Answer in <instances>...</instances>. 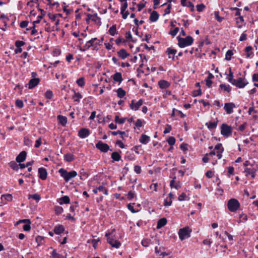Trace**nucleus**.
Wrapping results in <instances>:
<instances>
[{
  "mask_svg": "<svg viewBox=\"0 0 258 258\" xmlns=\"http://www.w3.org/2000/svg\"><path fill=\"white\" fill-rule=\"evenodd\" d=\"M176 177H174L172 180L170 181V186L171 188H175L176 189H179L180 187V183L179 181H175Z\"/></svg>",
  "mask_w": 258,
  "mask_h": 258,
  "instance_id": "6ab92c4d",
  "label": "nucleus"
},
{
  "mask_svg": "<svg viewBox=\"0 0 258 258\" xmlns=\"http://www.w3.org/2000/svg\"><path fill=\"white\" fill-rule=\"evenodd\" d=\"M39 177L42 180H45L47 178V173L46 169L41 167L38 169Z\"/></svg>",
  "mask_w": 258,
  "mask_h": 258,
  "instance_id": "4468645a",
  "label": "nucleus"
},
{
  "mask_svg": "<svg viewBox=\"0 0 258 258\" xmlns=\"http://www.w3.org/2000/svg\"><path fill=\"white\" fill-rule=\"evenodd\" d=\"M136 127H141L143 125V121L141 119H138L135 123Z\"/></svg>",
  "mask_w": 258,
  "mask_h": 258,
  "instance_id": "774afa93",
  "label": "nucleus"
},
{
  "mask_svg": "<svg viewBox=\"0 0 258 258\" xmlns=\"http://www.w3.org/2000/svg\"><path fill=\"white\" fill-rule=\"evenodd\" d=\"M167 142L170 146H173L175 143V139L173 137H170L168 140Z\"/></svg>",
  "mask_w": 258,
  "mask_h": 258,
  "instance_id": "49530a36",
  "label": "nucleus"
},
{
  "mask_svg": "<svg viewBox=\"0 0 258 258\" xmlns=\"http://www.w3.org/2000/svg\"><path fill=\"white\" fill-rule=\"evenodd\" d=\"M233 54V52L231 50H228L225 55V59L230 60L231 59V56Z\"/></svg>",
  "mask_w": 258,
  "mask_h": 258,
  "instance_id": "37998d69",
  "label": "nucleus"
},
{
  "mask_svg": "<svg viewBox=\"0 0 258 258\" xmlns=\"http://www.w3.org/2000/svg\"><path fill=\"white\" fill-rule=\"evenodd\" d=\"M256 170L254 168H246L244 170L245 176H248L250 175L252 178L255 177V173Z\"/></svg>",
  "mask_w": 258,
  "mask_h": 258,
  "instance_id": "f8f14e48",
  "label": "nucleus"
},
{
  "mask_svg": "<svg viewBox=\"0 0 258 258\" xmlns=\"http://www.w3.org/2000/svg\"><path fill=\"white\" fill-rule=\"evenodd\" d=\"M4 198L8 201H12L13 199V197L11 194H7L2 196V198Z\"/></svg>",
  "mask_w": 258,
  "mask_h": 258,
  "instance_id": "bf43d9fd",
  "label": "nucleus"
},
{
  "mask_svg": "<svg viewBox=\"0 0 258 258\" xmlns=\"http://www.w3.org/2000/svg\"><path fill=\"white\" fill-rule=\"evenodd\" d=\"M235 107V105L234 103L230 102V103H226L224 104V108L227 114H230L233 112V109Z\"/></svg>",
  "mask_w": 258,
  "mask_h": 258,
  "instance_id": "9b49d317",
  "label": "nucleus"
},
{
  "mask_svg": "<svg viewBox=\"0 0 258 258\" xmlns=\"http://www.w3.org/2000/svg\"><path fill=\"white\" fill-rule=\"evenodd\" d=\"M10 167L14 170H18V165H17V164L14 162V161H13V162H10Z\"/></svg>",
  "mask_w": 258,
  "mask_h": 258,
  "instance_id": "6e6d98bb",
  "label": "nucleus"
},
{
  "mask_svg": "<svg viewBox=\"0 0 258 258\" xmlns=\"http://www.w3.org/2000/svg\"><path fill=\"white\" fill-rule=\"evenodd\" d=\"M82 98V96L80 93L74 91V95L73 97L74 101L79 102L80 99Z\"/></svg>",
  "mask_w": 258,
  "mask_h": 258,
  "instance_id": "f704fd0d",
  "label": "nucleus"
},
{
  "mask_svg": "<svg viewBox=\"0 0 258 258\" xmlns=\"http://www.w3.org/2000/svg\"><path fill=\"white\" fill-rule=\"evenodd\" d=\"M58 172L60 176L64 178L66 182H68L71 179L76 177L77 175V173L76 171L73 170L68 172L63 168H60Z\"/></svg>",
  "mask_w": 258,
  "mask_h": 258,
  "instance_id": "f257e3e1",
  "label": "nucleus"
},
{
  "mask_svg": "<svg viewBox=\"0 0 258 258\" xmlns=\"http://www.w3.org/2000/svg\"><path fill=\"white\" fill-rule=\"evenodd\" d=\"M25 44V42L22 41H17L15 42L16 47H21Z\"/></svg>",
  "mask_w": 258,
  "mask_h": 258,
  "instance_id": "0e129e2a",
  "label": "nucleus"
},
{
  "mask_svg": "<svg viewBox=\"0 0 258 258\" xmlns=\"http://www.w3.org/2000/svg\"><path fill=\"white\" fill-rule=\"evenodd\" d=\"M206 125L210 130L214 129L217 127V122H209L206 123Z\"/></svg>",
  "mask_w": 258,
  "mask_h": 258,
  "instance_id": "c9c22d12",
  "label": "nucleus"
},
{
  "mask_svg": "<svg viewBox=\"0 0 258 258\" xmlns=\"http://www.w3.org/2000/svg\"><path fill=\"white\" fill-rule=\"evenodd\" d=\"M134 196L135 192L134 191H133L132 190L128 191L127 194L126 195V198L129 200L133 199L134 198Z\"/></svg>",
  "mask_w": 258,
  "mask_h": 258,
  "instance_id": "603ef678",
  "label": "nucleus"
},
{
  "mask_svg": "<svg viewBox=\"0 0 258 258\" xmlns=\"http://www.w3.org/2000/svg\"><path fill=\"white\" fill-rule=\"evenodd\" d=\"M150 140V137L146 135L143 134L141 136L139 141L143 144L146 145Z\"/></svg>",
  "mask_w": 258,
  "mask_h": 258,
  "instance_id": "412c9836",
  "label": "nucleus"
},
{
  "mask_svg": "<svg viewBox=\"0 0 258 258\" xmlns=\"http://www.w3.org/2000/svg\"><path fill=\"white\" fill-rule=\"evenodd\" d=\"M70 200L68 196H65L59 199V204L62 205L63 204H69Z\"/></svg>",
  "mask_w": 258,
  "mask_h": 258,
  "instance_id": "2f4dec72",
  "label": "nucleus"
},
{
  "mask_svg": "<svg viewBox=\"0 0 258 258\" xmlns=\"http://www.w3.org/2000/svg\"><path fill=\"white\" fill-rule=\"evenodd\" d=\"M26 152H21L16 157V161L18 163H21L24 161L26 159Z\"/></svg>",
  "mask_w": 258,
  "mask_h": 258,
  "instance_id": "dca6fc26",
  "label": "nucleus"
},
{
  "mask_svg": "<svg viewBox=\"0 0 258 258\" xmlns=\"http://www.w3.org/2000/svg\"><path fill=\"white\" fill-rule=\"evenodd\" d=\"M112 78L114 82L120 83L122 81V75L120 73H115L112 76Z\"/></svg>",
  "mask_w": 258,
  "mask_h": 258,
  "instance_id": "5701e85b",
  "label": "nucleus"
},
{
  "mask_svg": "<svg viewBox=\"0 0 258 258\" xmlns=\"http://www.w3.org/2000/svg\"><path fill=\"white\" fill-rule=\"evenodd\" d=\"M22 222H28V224H25L23 225V229L24 230L26 231H28L30 230L31 229V226H30V221L29 219H25V220H23L21 221Z\"/></svg>",
  "mask_w": 258,
  "mask_h": 258,
  "instance_id": "c756f323",
  "label": "nucleus"
},
{
  "mask_svg": "<svg viewBox=\"0 0 258 258\" xmlns=\"http://www.w3.org/2000/svg\"><path fill=\"white\" fill-rule=\"evenodd\" d=\"M186 198V194L185 193L183 192L180 195H179L178 199L180 201H182L185 200Z\"/></svg>",
  "mask_w": 258,
  "mask_h": 258,
  "instance_id": "680f3d73",
  "label": "nucleus"
},
{
  "mask_svg": "<svg viewBox=\"0 0 258 258\" xmlns=\"http://www.w3.org/2000/svg\"><path fill=\"white\" fill-rule=\"evenodd\" d=\"M50 258H64V256L57 253L56 250L54 249L51 254Z\"/></svg>",
  "mask_w": 258,
  "mask_h": 258,
  "instance_id": "e433bc0d",
  "label": "nucleus"
},
{
  "mask_svg": "<svg viewBox=\"0 0 258 258\" xmlns=\"http://www.w3.org/2000/svg\"><path fill=\"white\" fill-rule=\"evenodd\" d=\"M40 79L39 78H33L30 79L29 82V89H31L36 87L40 82Z\"/></svg>",
  "mask_w": 258,
  "mask_h": 258,
  "instance_id": "2eb2a0df",
  "label": "nucleus"
},
{
  "mask_svg": "<svg viewBox=\"0 0 258 258\" xmlns=\"http://www.w3.org/2000/svg\"><path fill=\"white\" fill-rule=\"evenodd\" d=\"M57 118L59 120V123L62 125H65L67 122V118L65 116H62L61 115H59L58 116H57Z\"/></svg>",
  "mask_w": 258,
  "mask_h": 258,
  "instance_id": "473e14b6",
  "label": "nucleus"
},
{
  "mask_svg": "<svg viewBox=\"0 0 258 258\" xmlns=\"http://www.w3.org/2000/svg\"><path fill=\"white\" fill-rule=\"evenodd\" d=\"M227 208L232 212H236L240 208V203L235 199H231L227 202Z\"/></svg>",
  "mask_w": 258,
  "mask_h": 258,
  "instance_id": "7ed1b4c3",
  "label": "nucleus"
},
{
  "mask_svg": "<svg viewBox=\"0 0 258 258\" xmlns=\"http://www.w3.org/2000/svg\"><path fill=\"white\" fill-rule=\"evenodd\" d=\"M128 5L126 2H125L124 3L122 4L120 8V13H123V12L125 11Z\"/></svg>",
  "mask_w": 258,
  "mask_h": 258,
  "instance_id": "09e8293b",
  "label": "nucleus"
},
{
  "mask_svg": "<svg viewBox=\"0 0 258 258\" xmlns=\"http://www.w3.org/2000/svg\"><path fill=\"white\" fill-rule=\"evenodd\" d=\"M248 82L244 78H239L235 79V82H233L232 85L235 86L239 88H243L248 84Z\"/></svg>",
  "mask_w": 258,
  "mask_h": 258,
  "instance_id": "423d86ee",
  "label": "nucleus"
},
{
  "mask_svg": "<svg viewBox=\"0 0 258 258\" xmlns=\"http://www.w3.org/2000/svg\"><path fill=\"white\" fill-rule=\"evenodd\" d=\"M96 147L102 152H107L109 150V146L105 143H103L101 141H99L96 144Z\"/></svg>",
  "mask_w": 258,
  "mask_h": 258,
  "instance_id": "1a4fd4ad",
  "label": "nucleus"
},
{
  "mask_svg": "<svg viewBox=\"0 0 258 258\" xmlns=\"http://www.w3.org/2000/svg\"><path fill=\"white\" fill-rule=\"evenodd\" d=\"M143 103V101L142 99H140L137 102H135V101L133 100L130 104V107L132 110L136 111L142 105Z\"/></svg>",
  "mask_w": 258,
  "mask_h": 258,
  "instance_id": "9d476101",
  "label": "nucleus"
},
{
  "mask_svg": "<svg viewBox=\"0 0 258 258\" xmlns=\"http://www.w3.org/2000/svg\"><path fill=\"white\" fill-rule=\"evenodd\" d=\"M219 87L221 89H223L228 92H230L231 90V87L229 85L221 84Z\"/></svg>",
  "mask_w": 258,
  "mask_h": 258,
  "instance_id": "a19ab883",
  "label": "nucleus"
},
{
  "mask_svg": "<svg viewBox=\"0 0 258 258\" xmlns=\"http://www.w3.org/2000/svg\"><path fill=\"white\" fill-rule=\"evenodd\" d=\"M78 85L80 87H83L85 85V80L83 77H81L77 81Z\"/></svg>",
  "mask_w": 258,
  "mask_h": 258,
  "instance_id": "79ce46f5",
  "label": "nucleus"
},
{
  "mask_svg": "<svg viewBox=\"0 0 258 258\" xmlns=\"http://www.w3.org/2000/svg\"><path fill=\"white\" fill-rule=\"evenodd\" d=\"M74 159V156L71 153H68L64 156V160L68 162H72Z\"/></svg>",
  "mask_w": 258,
  "mask_h": 258,
  "instance_id": "7c9ffc66",
  "label": "nucleus"
},
{
  "mask_svg": "<svg viewBox=\"0 0 258 258\" xmlns=\"http://www.w3.org/2000/svg\"><path fill=\"white\" fill-rule=\"evenodd\" d=\"M219 12L218 11H215L214 12V15H215V18L219 22H221L223 19V18L222 17H221L219 16Z\"/></svg>",
  "mask_w": 258,
  "mask_h": 258,
  "instance_id": "5fc2aeb1",
  "label": "nucleus"
},
{
  "mask_svg": "<svg viewBox=\"0 0 258 258\" xmlns=\"http://www.w3.org/2000/svg\"><path fill=\"white\" fill-rule=\"evenodd\" d=\"M110 233H106L105 236L107 237V242L110 244L112 247L118 248L121 245V243L118 240H115L114 238L109 236Z\"/></svg>",
  "mask_w": 258,
  "mask_h": 258,
  "instance_id": "39448f33",
  "label": "nucleus"
},
{
  "mask_svg": "<svg viewBox=\"0 0 258 258\" xmlns=\"http://www.w3.org/2000/svg\"><path fill=\"white\" fill-rule=\"evenodd\" d=\"M126 38L128 40H131L132 42H136V40L132 39V35L130 31H128L126 33Z\"/></svg>",
  "mask_w": 258,
  "mask_h": 258,
  "instance_id": "052dcab7",
  "label": "nucleus"
},
{
  "mask_svg": "<svg viewBox=\"0 0 258 258\" xmlns=\"http://www.w3.org/2000/svg\"><path fill=\"white\" fill-rule=\"evenodd\" d=\"M178 41V45L180 48H183L192 44L194 41L193 38L191 36H187L184 38L177 37Z\"/></svg>",
  "mask_w": 258,
  "mask_h": 258,
  "instance_id": "f03ea898",
  "label": "nucleus"
},
{
  "mask_svg": "<svg viewBox=\"0 0 258 258\" xmlns=\"http://www.w3.org/2000/svg\"><path fill=\"white\" fill-rule=\"evenodd\" d=\"M159 18V14L157 12L154 11H153L150 16V20L152 22H156Z\"/></svg>",
  "mask_w": 258,
  "mask_h": 258,
  "instance_id": "4be33fe9",
  "label": "nucleus"
},
{
  "mask_svg": "<svg viewBox=\"0 0 258 258\" xmlns=\"http://www.w3.org/2000/svg\"><path fill=\"white\" fill-rule=\"evenodd\" d=\"M112 159L115 161H118L120 160L121 156L116 152H113L111 154Z\"/></svg>",
  "mask_w": 258,
  "mask_h": 258,
  "instance_id": "72a5a7b5",
  "label": "nucleus"
},
{
  "mask_svg": "<svg viewBox=\"0 0 258 258\" xmlns=\"http://www.w3.org/2000/svg\"><path fill=\"white\" fill-rule=\"evenodd\" d=\"M179 30V28L178 27H176L173 30H171L169 33V34L172 35L173 37H174L177 34V33L178 32Z\"/></svg>",
  "mask_w": 258,
  "mask_h": 258,
  "instance_id": "3c124183",
  "label": "nucleus"
},
{
  "mask_svg": "<svg viewBox=\"0 0 258 258\" xmlns=\"http://www.w3.org/2000/svg\"><path fill=\"white\" fill-rule=\"evenodd\" d=\"M117 96L119 98H123L126 94L125 91L121 88L117 89L116 91Z\"/></svg>",
  "mask_w": 258,
  "mask_h": 258,
  "instance_id": "bb28decb",
  "label": "nucleus"
},
{
  "mask_svg": "<svg viewBox=\"0 0 258 258\" xmlns=\"http://www.w3.org/2000/svg\"><path fill=\"white\" fill-rule=\"evenodd\" d=\"M64 228L62 225H56L54 228V232L56 234H60L63 232Z\"/></svg>",
  "mask_w": 258,
  "mask_h": 258,
  "instance_id": "aec40b11",
  "label": "nucleus"
},
{
  "mask_svg": "<svg viewBox=\"0 0 258 258\" xmlns=\"http://www.w3.org/2000/svg\"><path fill=\"white\" fill-rule=\"evenodd\" d=\"M191 229L188 227H185L179 229L178 235L179 238L181 240H184L190 236Z\"/></svg>",
  "mask_w": 258,
  "mask_h": 258,
  "instance_id": "20e7f679",
  "label": "nucleus"
},
{
  "mask_svg": "<svg viewBox=\"0 0 258 258\" xmlns=\"http://www.w3.org/2000/svg\"><path fill=\"white\" fill-rule=\"evenodd\" d=\"M45 96L48 99H51L53 97L52 92L50 90H47L45 94Z\"/></svg>",
  "mask_w": 258,
  "mask_h": 258,
  "instance_id": "864d4df0",
  "label": "nucleus"
},
{
  "mask_svg": "<svg viewBox=\"0 0 258 258\" xmlns=\"http://www.w3.org/2000/svg\"><path fill=\"white\" fill-rule=\"evenodd\" d=\"M118 55L122 59L126 58L130 55V54L124 49H121L117 52Z\"/></svg>",
  "mask_w": 258,
  "mask_h": 258,
  "instance_id": "a211bd4d",
  "label": "nucleus"
},
{
  "mask_svg": "<svg viewBox=\"0 0 258 258\" xmlns=\"http://www.w3.org/2000/svg\"><path fill=\"white\" fill-rule=\"evenodd\" d=\"M167 223V220L165 218L160 219L157 223V228L160 229L165 226Z\"/></svg>",
  "mask_w": 258,
  "mask_h": 258,
  "instance_id": "393cba45",
  "label": "nucleus"
},
{
  "mask_svg": "<svg viewBox=\"0 0 258 258\" xmlns=\"http://www.w3.org/2000/svg\"><path fill=\"white\" fill-rule=\"evenodd\" d=\"M229 74L227 77V79L228 81L232 84L233 82H235V79L233 78V73L232 72V70L231 68H229Z\"/></svg>",
  "mask_w": 258,
  "mask_h": 258,
  "instance_id": "c85d7f7f",
  "label": "nucleus"
},
{
  "mask_svg": "<svg viewBox=\"0 0 258 258\" xmlns=\"http://www.w3.org/2000/svg\"><path fill=\"white\" fill-rule=\"evenodd\" d=\"M98 190H99L100 192H103L105 195H108V194L107 189L103 185H100L98 187Z\"/></svg>",
  "mask_w": 258,
  "mask_h": 258,
  "instance_id": "c03bdc74",
  "label": "nucleus"
},
{
  "mask_svg": "<svg viewBox=\"0 0 258 258\" xmlns=\"http://www.w3.org/2000/svg\"><path fill=\"white\" fill-rule=\"evenodd\" d=\"M134 171L137 174H140L141 172V167L139 165H135L134 166Z\"/></svg>",
  "mask_w": 258,
  "mask_h": 258,
  "instance_id": "e2e57ef3",
  "label": "nucleus"
},
{
  "mask_svg": "<svg viewBox=\"0 0 258 258\" xmlns=\"http://www.w3.org/2000/svg\"><path fill=\"white\" fill-rule=\"evenodd\" d=\"M252 47L251 46H247L245 48V51L246 52V57L247 58L252 57L253 53L251 52Z\"/></svg>",
  "mask_w": 258,
  "mask_h": 258,
  "instance_id": "cd10ccee",
  "label": "nucleus"
},
{
  "mask_svg": "<svg viewBox=\"0 0 258 258\" xmlns=\"http://www.w3.org/2000/svg\"><path fill=\"white\" fill-rule=\"evenodd\" d=\"M172 204V200L171 198L168 199V198H166V200L164 201V205L165 206H170Z\"/></svg>",
  "mask_w": 258,
  "mask_h": 258,
  "instance_id": "4d7b16f0",
  "label": "nucleus"
},
{
  "mask_svg": "<svg viewBox=\"0 0 258 258\" xmlns=\"http://www.w3.org/2000/svg\"><path fill=\"white\" fill-rule=\"evenodd\" d=\"M111 135H112L113 136H116L117 135H120V138L123 140H124L125 139H124V137L125 136V137H127V135H126L125 132H123V131H113V132H111Z\"/></svg>",
  "mask_w": 258,
  "mask_h": 258,
  "instance_id": "b1692460",
  "label": "nucleus"
},
{
  "mask_svg": "<svg viewBox=\"0 0 258 258\" xmlns=\"http://www.w3.org/2000/svg\"><path fill=\"white\" fill-rule=\"evenodd\" d=\"M116 144L121 149H124L125 148L124 144L120 140H117L116 142Z\"/></svg>",
  "mask_w": 258,
  "mask_h": 258,
  "instance_id": "338daca9",
  "label": "nucleus"
},
{
  "mask_svg": "<svg viewBox=\"0 0 258 258\" xmlns=\"http://www.w3.org/2000/svg\"><path fill=\"white\" fill-rule=\"evenodd\" d=\"M159 87L162 89H165L170 86L169 83L165 80H160L158 82Z\"/></svg>",
  "mask_w": 258,
  "mask_h": 258,
  "instance_id": "a878e982",
  "label": "nucleus"
},
{
  "mask_svg": "<svg viewBox=\"0 0 258 258\" xmlns=\"http://www.w3.org/2000/svg\"><path fill=\"white\" fill-rule=\"evenodd\" d=\"M29 198H32L36 201H39L40 200V196L38 194H35L33 195H29Z\"/></svg>",
  "mask_w": 258,
  "mask_h": 258,
  "instance_id": "a18cd8bd",
  "label": "nucleus"
},
{
  "mask_svg": "<svg viewBox=\"0 0 258 258\" xmlns=\"http://www.w3.org/2000/svg\"><path fill=\"white\" fill-rule=\"evenodd\" d=\"M90 135L89 130L86 128H81L78 133V136L82 139H84Z\"/></svg>",
  "mask_w": 258,
  "mask_h": 258,
  "instance_id": "ddd939ff",
  "label": "nucleus"
},
{
  "mask_svg": "<svg viewBox=\"0 0 258 258\" xmlns=\"http://www.w3.org/2000/svg\"><path fill=\"white\" fill-rule=\"evenodd\" d=\"M205 6L204 4L198 5L197 6V9L198 12H202L205 8Z\"/></svg>",
  "mask_w": 258,
  "mask_h": 258,
  "instance_id": "69168bd1",
  "label": "nucleus"
},
{
  "mask_svg": "<svg viewBox=\"0 0 258 258\" xmlns=\"http://www.w3.org/2000/svg\"><path fill=\"white\" fill-rule=\"evenodd\" d=\"M235 16L238 17L237 18H236V23L237 24H238V23H239V21H238V19L240 20L241 22L244 21V19H243V17L240 16V9L237 10V11H236V12L235 13Z\"/></svg>",
  "mask_w": 258,
  "mask_h": 258,
  "instance_id": "ea45409f",
  "label": "nucleus"
},
{
  "mask_svg": "<svg viewBox=\"0 0 258 258\" xmlns=\"http://www.w3.org/2000/svg\"><path fill=\"white\" fill-rule=\"evenodd\" d=\"M97 45H100V42H98V39L97 38H92L86 43L85 45L84 46V49L83 51L89 49L90 47Z\"/></svg>",
  "mask_w": 258,
  "mask_h": 258,
  "instance_id": "6e6552de",
  "label": "nucleus"
},
{
  "mask_svg": "<svg viewBox=\"0 0 258 258\" xmlns=\"http://www.w3.org/2000/svg\"><path fill=\"white\" fill-rule=\"evenodd\" d=\"M150 244V240L149 239H144L142 241V244L144 247H148Z\"/></svg>",
  "mask_w": 258,
  "mask_h": 258,
  "instance_id": "de8ad7c7",
  "label": "nucleus"
},
{
  "mask_svg": "<svg viewBox=\"0 0 258 258\" xmlns=\"http://www.w3.org/2000/svg\"><path fill=\"white\" fill-rule=\"evenodd\" d=\"M221 128V134L224 137H228L231 135L232 132L231 126L226 124H222Z\"/></svg>",
  "mask_w": 258,
  "mask_h": 258,
  "instance_id": "0eeeda50",
  "label": "nucleus"
},
{
  "mask_svg": "<svg viewBox=\"0 0 258 258\" xmlns=\"http://www.w3.org/2000/svg\"><path fill=\"white\" fill-rule=\"evenodd\" d=\"M126 119V118H120L118 115H116L115 116L114 121L117 123L122 124L125 121Z\"/></svg>",
  "mask_w": 258,
  "mask_h": 258,
  "instance_id": "58836bf2",
  "label": "nucleus"
},
{
  "mask_svg": "<svg viewBox=\"0 0 258 258\" xmlns=\"http://www.w3.org/2000/svg\"><path fill=\"white\" fill-rule=\"evenodd\" d=\"M108 32L111 36H114L115 34H117L116 26L113 25L112 26H111L109 29Z\"/></svg>",
  "mask_w": 258,
  "mask_h": 258,
  "instance_id": "4c0bfd02",
  "label": "nucleus"
},
{
  "mask_svg": "<svg viewBox=\"0 0 258 258\" xmlns=\"http://www.w3.org/2000/svg\"><path fill=\"white\" fill-rule=\"evenodd\" d=\"M16 105L19 107V108H22L24 106V104L23 101L21 100L17 99L16 101Z\"/></svg>",
  "mask_w": 258,
  "mask_h": 258,
  "instance_id": "13d9d810",
  "label": "nucleus"
},
{
  "mask_svg": "<svg viewBox=\"0 0 258 258\" xmlns=\"http://www.w3.org/2000/svg\"><path fill=\"white\" fill-rule=\"evenodd\" d=\"M63 211V208L60 206H56L55 207V213L57 215L60 214Z\"/></svg>",
  "mask_w": 258,
  "mask_h": 258,
  "instance_id": "8fccbe9b",
  "label": "nucleus"
},
{
  "mask_svg": "<svg viewBox=\"0 0 258 258\" xmlns=\"http://www.w3.org/2000/svg\"><path fill=\"white\" fill-rule=\"evenodd\" d=\"M176 50L175 49L169 47L167 49L166 52L168 55V58H171L172 60L174 59V55L176 53Z\"/></svg>",
  "mask_w": 258,
  "mask_h": 258,
  "instance_id": "f3484780",
  "label": "nucleus"
}]
</instances>
